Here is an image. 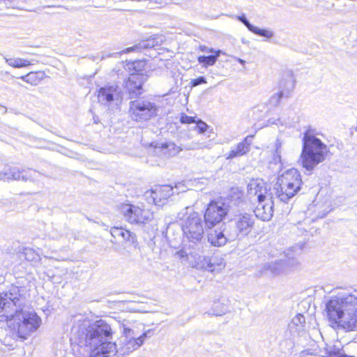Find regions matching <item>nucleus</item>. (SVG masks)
I'll list each match as a JSON object with an SVG mask.
<instances>
[{
    "mask_svg": "<svg viewBox=\"0 0 357 357\" xmlns=\"http://www.w3.org/2000/svg\"><path fill=\"white\" fill-rule=\"evenodd\" d=\"M121 327L123 335L117 345L111 342L112 329L105 321L100 319L92 323L86 318H76L71 328L70 341L80 347H89V357H107L112 354L125 356L143 344L147 333L138 335L124 323Z\"/></svg>",
    "mask_w": 357,
    "mask_h": 357,
    "instance_id": "obj_1",
    "label": "nucleus"
},
{
    "mask_svg": "<svg viewBox=\"0 0 357 357\" xmlns=\"http://www.w3.org/2000/svg\"><path fill=\"white\" fill-rule=\"evenodd\" d=\"M6 298L0 296V321H9V326L15 331L17 336L23 340L35 332L41 324V319L33 311L19 309L17 296L13 297L10 293Z\"/></svg>",
    "mask_w": 357,
    "mask_h": 357,
    "instance_id": "obj_2",
    "label": "nucleus"
},
{
    "mask_svg": "<svg viewBox=\"0 0 357 357\" xmlns=\"http://www.w3.org/2000/svg\"><path fill=\"white\" fill-rule=\"evenodd\" d=\"M326 312L333 328L357 330V297L354 295L341 294L332 298L326 303Z\"/></svg>",
    "mask_w": 357,
    "mask_h": 357,
    "instance_id": "obj_3",
    "label": "nucleus"
},
{
    "mask_svg": "<svg viewBox=\"0 0 357 357\" xmlns=\"http://www.w3.org/2000/svg\"><path fill=\"white\" fill-rule=\"evenodd\" d=\"M328 152L327 146L311 134L310 130L305 132L300 161L305 170L312 171L317 165L325 160Z\"/></svg>",
    "mask_w": 357,
    "mask_h": 357,
    "instance_id": "obj_4",
    "label": "nucleus"
},
{
    "mask_svg": "<svg viewBox=\"0 0 357 357\" xmlns=\"http://www.w3.org/2000/svg\"><path fill=\"white\" fill-rule=\"evenodd\" d=\"M302 184L299 172L291 168L278 176L273 188L274 195L280 202L287 203L298 192Z\"/></svg>",
    "mask_w": 357,
    "mask_h": 357,
    "instance_id": "obj_5",
    "label": "nucleus"
},
{
    "mask_svg": "<svg viewBox=\"0 0 357 357\" xmlns=\"http://www.w3.org/2000/svg\"><path fill=\"white\" fill-rule=\"evenodd\" d=\"M186 207L178 214L179 224L184 237L194 244L199 243L204 236V223L201 215L197 212L189 211Z\"/></svg>",
    "mask_w": 357,
    "mask_h": 357,
    "instance_id": "obj_6",
    "label": "nucleus"
},
{
    "mask_svg": "<svg viewBox=\"0 0 357 357\" xmlns=\"http://www.w3.org/2000/svg\"><path fill=\"white\" fill-rule=\"evenodd\" d=\"M118 211L125 220L130 224H146L153 218V213L149 210L129 202L119 205Z\"/></svg>",
    "mask_w": 357,
    "mask_h": 357,
    "instance_id": "obj_7",
    "label": "nucleus"
},
{
    "mask_svg": "<svg viewBox=\"0 0 357 357\" xmlns=\"http://www.w3.org/2000/svg\"><path fill=\"white\" fill-rule=\"evenodd\" d=\"M158 107L155 102L138 99L130 102L129 114L132 120L136 122H145L156 116Z\"/></svg>",
    "mask_w": 357,
    "mask_h": 357,
    "instance_id": "obj_8",
    "label": "nucleus"
},
{
    "mask_svg": "<svg viewBox=\"0 0 357 357\" xmlns=\"http://www.w3.org/2000/svg\"><path fill=\"white\" fill-rule=\"evenodd\" d=\"M254 216L249 213H238L234 215L231 224L234 229L229 234V238L233 241L236 238L248 235L255 224Z\"/></svg>",
    "mask_w": 357,
    "mask_h": 357,
    "instance_id": "obj_9",
    "label": "nucleus"
},
{
    "mask_svg": "<svg viewBox=\"0 0 357 357\" xmlns=\"http://www.w3.org/2000/svg\"><path fill=\"white\" fill-rule=\"evenodd\" d=\"M228 206L222 201L211 202L204 213L206 226L211 228L220 223L227 215Z\"/></svg>",
    "mask_w": 357,
    "mask_h": 357,
    "instance_id": "obj_10",
    "label": "nucleus"
},
{
    "mask_svg": "<svg viewBox=\"0 0 357 357\" xmlns=\"http://www.w3.org/2000/svg\"><path fill=\"white\" fill-rule=\"evenodd\" d=\"M37 172L32 169H21L18 167H6L0 172V179L4 181L11 180L31 181L36 176Z\"/></svg>",
    "mask_w": 357,
    "mask_h": 357,
    "instance_id": "obj_11",
    "label": "nucleus"
},
{
    "mask_svg": "<svg viewBox=\"0 0 357 357\" xmlns=\"http://www.w3.org/2000/svg\"><path fill=\"white\" fill-rule=\"evenodd\" d=\"M298 265V261L294 254L288 252L286 259H280L265 265V273L270 271L273 275H278L286 270L295 268Z\"/></svg>",
    "mask_w": 357,
    "mask_h": 357,
    "instance_id": "obj_12",
    "label": "nucleus"
},
{
    "mask_svg": "<svg viewBox=\"0 0 357 357\" xmlns=\"http://www.w3.org/2000/svg\"><path fill=\"white\" fill-rule=\"evenodd\" d=\"M269 197L258 201L254 212L255 216L263 221H268L273 215L274 195H269Z\"/></svg>",
    "mask_w": 357,
    "mask_h": 357,
    "instance_id": "obj_13",
    "label": "nucleus"
},
{
    "mask_svg": "<svg viewBox=\"0 0 357 357\" xmlns=\"http://www.w3.org/2000/svg\"><path fill=\"white\" fill-rule=\"evenodd\" d=\"M147 75L144 73H132L125 83V88L135 98L142 93V85L146 81Z\"/></svg>",
    "mask_w": 357,
    "mask_h": 357,
    "instance_id": "obj_14",
    "label": "nucleus"
},
{
    "mask_svg": "<svg viewBox=\"0 0 357 357\" xmlns=\"http://www.w3.org/2000/svg\"><path fill=\"white\" fill-rule=\"evenodd\" d=\"M174 188L171 185H159L156 186L154 189L151 190L150 192H146V195H150L153 203L155 205L160 206L165 204L174 193H178V191H174Z\"/></svg>",
    "mask_w": 357,
    "mask_h": 357,
    "instance_id": "obj_15",
    "label": "nucleus"
},
{
    "mask_svg": "<svg viewBox=\"0 0 357 357\" xmlns=\"http://www.w3.org/2000/svg\"><path fill=\"white\" fill-rule=\"evenodd\" d=\"M247 191L250 197H256L257 202L269 197V195H274L273 192L267 190L266 184L260 179L250 181L248 185Z\"/></svg>",
    "mask_w": 357,
    "mask_h": 357,
    "instance_id": "obj_16",
    "label": "nucleus"
},
{
    "mask_svg": "<svg viewBox=\"0 0 357 357\" xmlns=\"http://www.w3.org/2000/svg\"><path fill=\"white\" fill-rule=\"evenodd\" d=\"M299 121V116L298 114V111L295 107H290L285 109L280 117L277 119H270L268 120V123L271 125H278L280 124L282 126H292L295 123Z\"/></svg>",
    "mask_w": 357,
    "mask_h": 357,
    "instance_id": "obj_17",
    "label": "nucleus"
},
{
    "mask_svg": "<svg viewBox=\"0 0 357 357\" xmlns=\"http://www.w3.org/2000/svg\"><path fill=\"white\" fill-rule=\"evenodd\" d=\"M121 89L115 84L105 86L100 89L98 98L101 103L108 104L119 100L121 98Z\"/></svg>",
    "mask_w": 357,
    "mask_h": 357,
    "instance_id": "obj_18",
    "label": "nucleus"
},
{
    "mask_svg": "<svg viewBox=\"0 0 357 357\" xmlns=\"http://www.w3.org/2000/svg\"><path fill=\"white\" fill-rule=\"evenodd\" d=\"M183 150L182 147L172 142L157 143L154 145L155 153L165 158L175 156Z\"/></svg>",
    "mask_w": 357,
    "mask_h": 357,
    "instance_id": "obj_19",
    "label": "nucleus"
},
{
    "mask_svg": "<svg viewBox=\"0 0 357 357\" xmlns=\"http://www.w3.org/2000/svg\"><path fill=\"white\" fill-rule=\"evenodd\" d=\"M252 138L253 135L247 136L236 146H233L231 151L225 154L226 159L231 160L246 154L250 151V146L252 144Z\"/></svg>",
    "mask_w": 357,
    "mask_h": 357,
    "instance_id": "obj_20",
    "label": "nucleus"
},
{
    "mask_svg": "<svg viewBox=\"0 0 357 357\" xmlns=\"http://www.w3.org/2000/svg\"><path fill=\"white\" fill-rule=\"evenodd\" d=\"M281 89L278 93L273 94L269 99V105L275 107L279 105L282 99H287L290 97L293 89V83L291 79L287 80L282 85Z\"/></svg>",
    "mask_w": 357,
    "mask_h": 357,
    "instance_id": "obj_21",
    "label": "nucleus"
},
{
    "mask_svg": "<svg viewBox=\"0 0 357 357\" xmlns=\"http://www.w3.org/2000/svg\"><path fill=\"white\" fill-rule=\"evenodd\" d=\"M240 22H241L250 31L253 33L263 36L266 38H271L273 36V32L269 29H263L258 28L252 24L248 20L244 15H238L236 17Z\"/></svg>",
    "mask_w": 357,
    "mask_h": 357,
    "instance_id": "obj_22",
    "label": "nucleus"
},
{
    "mask_svg": "<svg viewBox=\"0 0 357 357\" xmlns=\"http://www.w3.org/2000/svg\"><path fill=\"white\" fill-rule=\"evenodd\" d=\"M202 266L205 270L210 272H218L225 266L222 259L217 257H204Z\"/></svg>",
    "mask_w": 357,
    "mask_h": 357,
    "instance_id": "obj_23",
    "label": "nucleus"
},
{
    "mask_svg": "<svg viewBox=\"0 0 357 357\" xmlns=\"http://www.w3.org/2000/svg\"><path fill=\"white\" fill-rule=\"evenodd\" d=\"M229 232L228 234H229ZM228 236H226L223 231L215 230L211 232L208 236V241L211 243L213 246L220 247L227 243L228 240L231 241L229 238V234Z\"/></svg>",
    "mask_w": 357,
    "mask_h": 357,
    "instance_id": "obj_24",
    "label": "nucleus"
},
{
    "mask_svg": "<svg viewBox=\"0 0 357 357\" xmlns=\"http://www.w3.org/2000/svg\"><path fill=\"white\" fill-rule=\"evenodd\" d=\"M158 44L156 41V38H151L146 40H142L138 44L126 49V52H130L133 51L142 52V50L154 48Z\"/></svg>",
    "mask_w": 357,
    "mask_h": 357,
    "instance_id": "obj_25",
    "label": "nucleus"
},
{
    "mask_svg": "<svg viewBox=\"0 0 357 357\" xmlns=\"http://www.w3.org/2000/svg\"><path fill=\"white\" fill-rule=\"evenodd\" d=\"M45 75L44 72H31L25 75L21 76L20 78L23 81L31 84V85H37L42 79H44Z\"/></svg>",
    "mask_w": 357,
    "mask_h": 357,
    "instance_id": "obj_26",
    "label": "nucleus"
},
{
    "mask_svg": "<svg viewBox=\"0 0 357 357\" xmlns=\"http://www.w3.org/2000/svg\"><path fill=\"white\" fill-rule=\"evenodd\" d=\"M213 146V142L211 140L208 142H192L189 143L183 148V149L190 151V150H198V149H210Z\"/></svg>",
    "mask_w": 357,
    "mask_h": 357,
    "instance_id": "obj_27",
    "label": "nucleus"
},
{
    "mask_svg": "<svg viewBox=\"0 0 357 357\" xmlns=\"http://www.w3.org/2000/svg\"><path fill=\"white\" fill-rule=\"evenodd\" d=\"M221 53L220 50H217L215 52V55H210V56H199L197 59V61L199 63H202L203 66L208 67L213 66L220 56Z\"/></svg>",
    "mask_w": 357,
    "mask_h": 357,
    "instance_id": "obj_28",
    "label": "nucleus"
},
{
    "mask_svg": "<svg viewBox=\"0 0 357 357\" xmlns=\"http://www.w3.org/2000/svg\"><path fill=\"white\" fill-rule=\"evenodd\" d=\"M6 62L13 68H23L26 67L31 65V62L28 60L23 59L21 58H10L8 59L6 57L4 58Z\"/></svg>",
    "mask_w": 357,
    "mask_h": 357,
    "instance_id": "obj_29",
    "label": "nucleus"
},
{
    "mask_svg": "<svg viewBox=\"0 0 357 357\" xmlns=\"http://www.w3.org/2000/svg\"><path fill=\"white\" fill-rule=\"evenodd\" d=\"M285 142L281 137H278L275 142V155H274V161L275 163L282 162L281 154L282 153V147L284 145Z\"/></svg>",
    "mask_w": 357,
    "mask_h": 357,
    "instance_id": "obj_30",
    "label": "nucleus"
},
{
    "mask_svg": "<svg viewBox=\"0 0 357 357\" xmlns=\"http://www.w3.org/2000/svg\"><path fill=\"white\" fill-rule=\"evenodd\" d=\"M229 312V307L222 303H215L211 314L215 316H222Z\"/></svg>",
    "mask_w": 357,
    "mask_h": 357,
    "instance_id": "obj_31",
    "label": "nucleus"
},
{
    "mask_svg": "<svg viewBox=\"0 0 357 357\" xmlns=\"http://www.w3.org/2000/svg\"><path fill=\"white\" fill-rule=\"evenodd\" d=\"M121 238L134 247H137V239L136 235L129 230H124L123 234H122Z\"/></svg>",
    "mask_w": 357,
    "mask_h": 357,
    "instance_id": "obj_32",
    "label": "nucleus"
},
{
    "mask_svg": "<svg viewBox=\"0 0 357 357\" xmlns=\"http://www.w3.org/2000/svg\"><path fill=\"white\" fill-rule=\"evenodd\" d=\"M230 197L231 201L234 202V204L238 205L243 201V193L237 188H232Z\"/></svg>",
    "mask_w": 357,
    "mask_h": 357,
    "instance_id": "obj_33",
    "label": "nucleus"
},
{
    "mask_svg": "<svg viewBox=\"0 0 357 357\" xmlns=\"http://www.w3.org/2000/svg\"><path fill=\"white\" fill-rule=\"evenodd\" d=\"M134 73H144L146 72L145 68L146 63L144 60L135 61L132 64Z\"/></svg>",
    "mask_w": 357,
    "mask_h": 357,
    "instance_id": "obj_34",
    "label": "nucleus"
},
{
    "mask_svg": "<svg viewBox=\"0 0 357 357\" xmlns=\"http://www.w3.org/2000/svg\"><path fill=\"white\" fill-rule=\"evenodd\" d=\"M195 123L196 125L193 129L195 130H197L199 134L205 133L209 128V126L205 122L200 119L196 121Z\"/></svg>",
    "mask_w": 357,
    "mask_h": 357,
    "instance_id": "obj_35",
    "label": "nucleus"
},
{
    "mask_svg": "<svg viewBox=\"0 0 357 357\" xmlns=\"http://www.w3.org/2000/svg\"><path fill=\"white\" fill-rule=\"evenodd\" d=\"M305 322V319L301 314H296L291 320V324L296 326H303Z\"/></svg>",
    "mask_w": 357,
    "mask_h": 357,
    "instance_id": "obj_36",
    "label": "nucleus"
},
{
    "mask_svg": "<svg viewBox=\"0 0 357 357\" xmlns=\"http://www.w3.org/2000/svg\"><path fill=\"white\" fill-rule=\"evenodd\" d=\"M125 229L122 227H114L111 228L110 233L111 235L115 238H121L122 234H123Z\"/></svg>",
    "mask_w": 357,
    "mask_h": 357,
    "instance_id": "obj_37",
    "label": "nucleus"
},
{
    "mask_svg": "<svg viewBox=\"0 0 357 357\" xmlns=\"http://www.w3.org/2000/svg\"><path fill=\"white\" fill-rule=\"evenodd\" d=\"M180 121L181 123H187L190 124L196 122L195 117L189 116L185 114H182L180 118Z\"/></svg>",
    "mask_w": 357,
    "mask_h": 357,
    "instance_id": "obj_38",
    "label": "nucleus"
},
{
    "mask_svg": "<svg viewBox=\"0 0 357 357\" xmlns=\"http://www.w3.org/2000/svg\"><path fill=\"white\" fill-rule=\"evenodd\" d=\"M206 83H207L206 79L204 77L201 76L197 79H191L190 84L191 85V87H195L198 85H200L202 84H206Z\"/></svg>",
    "mask_w": 357,
    "mask_h": 357,
    "instance_id": "obj_39",
    "label": "nucleus"
},
{
    "mask_svg": "<svg viewBox=\"0 0 357 357\" xmlns=\"http://www.w3.org/2000/svg\"><path fill=\"white\" fill-rule=\"evenodd\" d=\"M190 254L185 250H181L176 252V255L180 259H188V255Z\"/></svg>",
    "mask_w": 357,
    "mask_h": 357,
    "instance_id": "obj_40",
    "label": "nucleus"
},
{
    "mask_svg": "<svg viewBox=\"0 0 357 357\" xmlns=\"http://www.w3.org/2000/svg\"><path fill=\"white\" fill-rule=\"evenodd\" d=\"M200 50L202 52H206V53H215V52H217L214 49L211 48V47H208L204 46V45L200 47Z\"/></svg>",
    "mask_w": 357,
    "mask_h": 357,
    "instance_id": "obj_41",
    "label": "nucleus"
},
{
    "mask_svg": "<svg viewBox=\"0 0 357 357\" xmlns=\"http://www.w3.org/2000/svg\"><path fill=\"white\" fill-rule=\"evenodd\" d=\"M33 251H32V250H31V249H29V250H27V249H26V250H25V252H24V255H25V256H26V259H28V260H33V259H34V257H32V259H29V255H33Z\"/></svg>",
    "mask_w": 357,
    "mask_h": 357,
    "instance_id": "obj_42",
    "label": "nucleus"
},
{
    "mask_svg": "<svg viewBox=\"0 0 357 357\" xmlns=\"http://www.w3.org/2000/svg\"><path fill=\"white\" fill-rule=\"evenodd\" d=\"M237 60H238V61L241 64H242V65H244V64H245V61L244 60H243L242 59L238 58V59H237Z\"/></svg>",
    "mask_w": 357,
    "mask_h": 357,
    "instance_id": "obj_43",
    "label": "nucleus"
},
{
    "mask_svg": "<svg viewBox=\"0 0 357 357\" xmlns=\"http://www.w3.org/2000/svg\"><path fill=\"white\" fill-rule=\"evenodd\" d=\"M208 137H211V135L210 134H213L212 130H211L209 132H208Z\"/></svg>",
    "mask_w": 357,
    "mask_h": 357,
    "instance_id": "obj_44",
    "label": "nucleus"
},
{
    "mask_svg": "<svg viewBox=\"0 0 357 357\" xmlns=\"http://www.w3.org/2000/svg\"><path fill=\"white\" fill-rule=\"evenodd\" d=\"M167 0H165V4H167Z\"/></svg>",
    "mask_w": 357,
    "mask_h": 357,
    "instance_id": "obj_45",
    "label": "nucleus"
}]
</instances>
